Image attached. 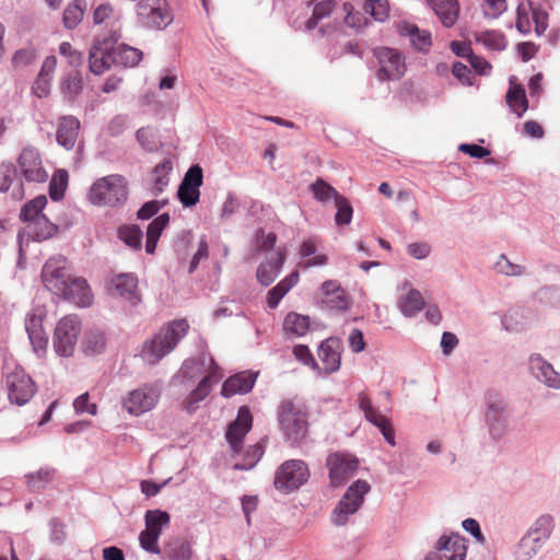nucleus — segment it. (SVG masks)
<instances>
[{"label":"nucleus","instance_id":"obj_22","mask_svg":"<svg viewBox=\"0 0 560 560\" xmlns=\"http://www.w3.org/2000/svg\"><path fill=\"white\" fill-rule=\"evenodd\" d=\"M80 127L81 124L77 117L72 115L61 116L57 124V143L68 151L72 150L75 145Z\"/></svg>","mask_w":560,"mask_h":560},{"label":"nucleus","instance_id":"obj_24","mask_svg":"<svg viewBox=\"0 0 560 560\" xmlns=\"http://www.w3.org/2000/svg\"><path fill=\"white\" fill-rule=\"evenodd\" d=\"M257 374L252 372H242L230 376L222 385L221 395L230 398L234 395H244L249 393L256 382Z\"/></svg>","mask_w":560,"mask_h":560},{"label":"nucleus","instance_id":"obj_30","mask_svg":"<svg viewBox=\"0 0 560 560\" xmlns=\"http://www.w3.org/2000/svg\"><path fill=\"white\" fill-rule=\"evenodd\" d=\"M191 545L184 538L171 539L164 547L162 560H191Z\"/></svg>","mask_w":560,"mask_h":560},{"label":"nucleus","instance_id":"obj_51","mask_svg":"<svg viewBox=\"0 0 560 560\" xmlns=\"http://www.w3.org/2000/svg\"><path fill=\"white\" fill-rule=\"evenodd\" d=\"M494 269L498 273L506 277H521L525 275V267L513 264L504 254H501L498 257V260L494 264Z\"/></svg>","mask_w":560,"mask_h":560},{"label":"nucleus","instance_id":"obj_41","mask_svg":"<svg viewBox=\"0 0 560 560\" xmlns=\"http://www.w3.org/2000/svg\"><path fill=\"white\" fill-rule=\"evenodd\" d=\"M118 238L132 249H141L143 233L137 224L121 225L117 231Z\"/></svg>","mask_w":560,"mask_h":560},{"label":"nucleus","instance_id":"obj_21","mask_svg":"<svg viewBox=\"0 0 560 560\" xmlns=\"http://www.w3.org/2000/svg\"><path fill=\"white\" fill-rule=\"evenodd\" d=\"M284 261L285 252L281 248L267 254L266 259L257 268V281L265 287L270 285L281 272Z\"/></svg>","mask_w":560,"mask_h":560},{"label":"nucleus","instance_id":"obj_16","mask_svg":"<svg viewBox=\"0 0 560 560\" xmlns=\"http://www.w3.org/2000/svg\"><path fill=\"white\" fill-rule=\"evenodd\" d=\"M466 540L459 534L442 535L424 560H465Z\"/></svg>","mask_w":560,"mask_h":560},{"label":"nucleus","instance_id":"obj_20","mask_svg":"<svg viewBox=\"0 0 560 560\" xmlns=\"http://www.w3.org/2000/svg\"><path fill=\"white\" fill-rule=\"evenodd\" d=\"M57 296L72 302L78 306L85 307L92 303V292L85 279L80 277H70L65 283V290Z\"/></svg>","mask_w":560,"mask_h":560},{"label":"nucleus","instance_id":"obj_44","mask_svg":"<svg viewBox=\"0 0 560 560\" xmlns=\"http://www.w3.org/2000/svg\"><path fill=\"white\" fill-rule=\"evenodd\" d=\"M544 545L522 537L516 545L514 560H534Z\"/></svg>","mask_w":560,"mask_h":560},{"label":"nucleus","instance_id":"obj_13","mask_svg":"<svg viewBox=\"0 0 560 560\" xmlns=\"http://www.w3.org/2000/svg\"><path fill=\"white\" fill-rule=\"evenodd\" d=\"M5 385L9 400L18 406L25 405L36 393L32 377L19 366L7 375Z\"/></svg>","mask_w":560,"mask_h":560},{"label":"nucleus","instance_id":"obj_62","mask_svg":"<svg viewBox=\"0 0 560 560\" xmlns=\"http://www.w3.org/2000/svg\"><path fill=\"white\" fill-rule=\"evenodd\" d=\"M208 256H209V245H208L206 237L202 236L199 240L198 249L194 254V256L189 262L188 273H190V275L194 273L196 271V269L198 268L200 261L202 259H207Z\"/></svg>","mask_w":560,"mask_h":560},{"label":"nucleus","instance_id":"obj_11","mask_svg":"<svg viewBox=\"0 0 560 560\" xmlns=\"http://www.w3.org/2000/svg\"><path fill=\"white\" fill-rule=\"evenodd\" d=\"M377 59L376 77L380 81L398 80L406 72L405 56L401 51L389 47H376L373 50Z\"/></svg>","mask_w":560,"mask_h":560},{"label":"nucleus","instance_id":"obj_26","mask_svg":"<svg viewBox=\"0 0 560 560\" xmlns=\"http://www.w3.org/2000/svg\"><path fill=\"white\" fill-rule=\"evenodd\" d=\"M555 529V518L550 514H541L533 521L523 537L533 539L541 545H546Z\"/></svg>","mask_w":560,"mask_h":560},{"label":"nucleus","instance_id":"obj_59","mask_svg":"<svg viewBox=\"0 0 560 560\" xmlns=\"http://www.w3.org/2000/svg\"><path fill=\"white\" fill-rule=\"evenodd\" d=\"M16 167L13 163H2L0 171V192L9 191L10 187L13 184V179L16 176Z\"/></svg>","mask_w":560,"mask_h":560},{"label":"nucleus","instance_id":"obj_31","mask_svg":"<svg viewBox=\"0 0 560 560\" xmlns=\"http://www.w3.org/2000/svg\"><path fill=\"white\" fill-rule=\"evenodd\" d=\"M170 223V214L164 212L158 215L153 221H151L147 228V242H145V252L150 255L154 254L158 245V241L165 230V228Z\"/></svg>","mask_w":560,"mask_h":560},{"label":"nucleus","instance_id":"obj_36","mask_svg":"<svg viewBox=\"0 0 560 560\" xmlns=\"http://www.w3.org/2000/svg\"><path fill=\"white\" fill-rule=\"evenodd\" d=\"M173 164L170 160H163L152 171V192L158 196L164 191L170 183V173Z\"/></svg>","mask_w":560,"mask_h":560},{"label":"nucleus","instance_id":"obj_45","mask_svg":"<svg viewBox=\"0 0 560 560\" xmlns=\"http://www.w3.org/2000/svg\"><path fill=\"white\" fill-rule=\"evenodd\" d=\"M476 42L493 51L504 50L506 39L503 33L497 31H485L476 35Z\"/></svg>","mask_w":560,"mask_h":560},{"label":"nucleus","instance_id":"obj_64","mask_svg":"<svg viewBox=\"0 0 560 560\" xmlns=\"http://www.w3.org/2000/svg\"><path fill=\"white\" fill-rule=\"evenodd\" d=\"M202 168L196 164L188 168L180 184L195 187L197 189L202 185Z\"/></svg>","mask_w":560,"mask_h":560},{"label":"nucleus","instance_id":"obj_7","mask_svg":"<svg viewBox=\"0 0 560 560\" xmlns=\"http://www.w3.org/2000/svg\"><path fill=\"white\" fill-rule=\"evenodd\" d=\"M136 15L138 25L147 30H165L174 20L166 0H139Z\"/></svg>","mask_w":560,"mask_h":560},{"label":"nucleus","instance_id":"obj_18","mask_svg":"<svg viewBox=\"0 0 560 560\" xmlns=\"http://www.w3.org/2000/svg\"><path fill=\"white\" fill-rule=\"evenodd\" d=\"M159 397L158 389L143 386L129 393L127 398L124 399V408L132 416H141L156 405Z\"/></svg>","mask_w":560,"mask_h":560},{"label":"nucleus","instance_id":"obj_58","mask_svg":"<svg viewBox=\"0 0 560 560\" xmlns=\"http://www.w3.org/2000/svg\"><path fill=\"white\" fill-rule=\"evenodd\" d=\"M55 470L51 468H40L35 474H30L27 476L28 478V486L32 490L38 491L44 488V486L51 480L54 476Z\"/></svg>","mask_w":560,"mask_h":560},{"label":"nucleus","instance_id":"obj_49","mask_svg":"<svg viewBox=\"0 0 560 560\" xmlns=\"http://www.w3.org/2000/svg\"><path fill=\"white\" fill-rule=\"evenodd\" d=\"M315 199L320 202H328L330 200H337L341 195L324 179L318 178L311 186Z\"/></svg>","mask_w":560,"mask_h":560},{"label":"nucleus","instance_id":"obj_2","mask_svg":"<svg viewBox=\"0 0 560 560\" xmlns=\"http://www.w3.org/2000/svg\"><path fill=\"white\" fill-rule=\"evenodd\" d=\"M189 325L186 319H175L162 327L151 339L143 343L141 355L149 364H156L167 355L183 339Z\"/></svg>","mask_w":560,"mask_h":560},{"label":"nucleus","instance_id":"obj_34","mask_svg":"<svg viewBox=\"0 0 560 560\" xmlns=\"http://www.w3.org/2000/svg\"><path fill=\"white\" fill-rule=\"evenodd\" d=\"M299 273L291 272L282 279L276 287L270 289L267 294V304L270 308H276L284 295L298 283Z\"/></svg>","mask_w":560,"mask_h":560},{"label":"nucleus","instance_id":"obj_28","mask_svg":"<svg viewBox=\"0 0 560 560\" xmlns=\"http://www.w3.org/2000/svg\"><path fill=\"white\" fill-rule=\"evenodd\" d=\"M112 283L117 293L130 301L132 304L139 302L138 290V278L133 273H119L115 276Z\"/></svg>","mask_w":560,"mask_h":560},{"label":"nucleus","instance_id":"obj_63","mask_svg":"<svg viewBox=\"0 0 560 560\" xmlns=\"http://www.w3.org/2000/svg\"><path fill=\"white\" fill-rule=\"evenodd\" d=\"M89 399V393H84L74 399L73 408L78 415L89 413L91 416H95L97 413L96 404H91Z\"/></svg>","mask_w":560,"mask_h":560},{"label":"nucleus","instance_id":"obj_9","mask_svg":"<svg viewBox=\"0 0 560 560\" xmlns=\"http://www.w3.org/2000/svg\"><path fill=\"white\" fill-rule=\"evenodd\" d=\"M81 331V320L77 315L62 317L56 325L52 347L59 357L69 358L73 354Z\"/></svg>","mask_w":560,"mask_h":560},{"label":"nucleus","instance_id":"obj_8","mask_svg":"<svg viewBox=\"0 0 560 560\" xmlns=\"http://www.w3.org/2000/svg\"><path fill=\"white\" fill-rule=\"evenodd\" d=\"M308 478L310 470L305 462L289 459L276 470L273 486L282 493H290L303 486Z\"/></svg>","mask_w":560,"mask_h":560},{"label":"nucleus","instance_id":"obj_1","mask_svg":"<svg viewBox=\"0 0 560 560\" xmlns=\"http://www.w3.org/2000/svg\"><path fill=\"white\" fill-rule=\"evenodd\" d=\"M209 368L207 369V357L199 359L186 360L180 369L184 377L192 380L198 374L207 371V374L199 381L197 386L188 394L184 400V409L188 413H194L199 408V402L208 397L214 384L221 380L219 366L213 358H209Z\"/></svg>","mask_w":560,"mask_h":560},{"label":"nucleus","instance_id":"obj_35","mask_svg":"<svg viewBox=\"0 0 560 560\" xmlns=\"http://www.w3.org/2000/svg\"><path fill=\"white\" fill-rule=\"evenodd\" d=\"M283 329L287 335L303 337L310 330V317L291 312L284 317Z\"/></svg>","mask_w":560,"mask_h":560},{"label":"nucleus","instance_id":"obj_5","mask_svg":"<svg viewBox=\"0 0 560 560\" xmlns=\"http://www.w3.org/2000/svg\"><path fill=\"white\" fill-rule=\"evenodd\" d=\"M120 37V26L113 24L108 34L95 38L89 52V69L92 73L100 75L113 65L116 66L113 45Z\"/></svg>","mask_w":560,"mask_h":560},{"label":"nucleus","instance_id":"obj_38","mask_svg":"<svg viewBox=\"0 0 560 560\" xmlns=\"http://www.w3.org/2000/svg\"><path fill=\"white\" fill-rule=\"evenodd\" d=\"M264 446L260 443L250 445L244 453H240L238 456H242V460H236L233 464L234 470H250L256 466V464L260 460L264 455ZM234 457H237L235 455Z\"/></svg>","mask_w":560,"mask_h":560},{"label":"nucleus","instance_id":"obj_12","mask_svg":"<svg viewBox=\"0 0 560 560\" xmlns=\"http://www.w3.org/2000/svg\"><path fill=\"white\" fill-rule=\"evenodd\" d=\"M71 277L69 262L62 255H56L46 260L42 269L44 287L57 295L65 290V283Z\"/></svg>","mask_w":560,"mask_h":560},{"label":"nucleus","instance_id":"obj_15","mask_svg":"<svg viewBox=\"0 0 560 560\" xmlns=\"http://www.w3.org/2000/svg\"><path fill=\"white\" fill-rule=\"evenodd\" d=\"M16 172L28 183H44L48 178L40 153L32 145H27L21 151L18 158Z\"/></svg>","mask_w":560,"mask_h":560},{"label":"nucleus","instance_id":"obj_14","mask_svg":"<svg viewBox=\"0 0 560 560\" xmlns=\"http://www.w3.org/2000/svg\"><path fill=\"white\" fill-rule=\"evenodd\" d=\"M326 466L331 485L339 487L354 476L359 467V460L349 453L335 452L328 455Z\"/></svg>","mask_w":560,"mask_h":560},{"label":"nucleus","instance_id":"obj_3","mask_svg":"<svg viewBox=\"0 0 560 560\" xmlns=\"http://www.w3.org/2000/svg\"><path fill=\"white\" fill-rule=\"evenodd\" d=\"M92 205L100 207L122 206L128 199L127 180L119 174H110L93 183L88 192Z\"/></svg>","mask_w":560,"mask_h":560},{"label":"nucleus","instance_id":"obj_19","mask_svg":"<svg viewBox=\"0 0 560 560\" xmlns=\"http://www.w3.org/2000/svg\"><path fill=\"white\" fill-rule=\"evenodd\" d=\"M532 375L552 389H560V373L540 353H532L528 359Z\"/></svg>","mask_w":560,"mask_h":560},{"label":"nucleus","instance_id":"obj_23","mask_svg":"<svg viewBox=\"0 0 560 560\" xmlns=\"http://www.w3.org/2000/svg\"><path fill=\"white\" fill-rule=\"evenodd\" d=\"M318 358L324 365L325 374H331L340 369V341L338 338H327L318 347Z\"/></svg>","mask_w":560,"mask_h":560},{"label":"nucleus","instance_id":"obj_33","mask_svg":"<svg viewBox=\"0 0 560 560\" xmlns=\"http://www.w3.org/2000/svg\"><path fill=\"white\" fill-rule=\"evenodd\" d=\"M116 66L136 67L143 58V52L126 44L113 45Z\"/></svg>","mask_w":560,"mask_h":560},{"label":"nucleus","instance_id":"obj_47","mask_svg":"<svg viewBox=\"0 0 560 560\" xmlns=\"http://www.w3.org/2000/svg\"><path fill=\"white\" fill-rule=\"evenodd\" d=\"M68 185V173L65 170H57L49 183V197L54 201H59L63 198Z\"/></svg>","mask_w":560,"mask_h":560},{"label":"nucleus","instance_id":"obj_52","mask_svg":"<svg viewBox=\"0 0 560 560\" xmlns=\"http://www.w3.org/2000/svg\"><path fill=\"white\" fill-rule=\"evenodd\" d=\"M37 58V50L34 46H26L18 49L11 59L12 67L15 69L25 68L32 65Z\"/></svg>","mask_w":560,"mask_h":560},{"label":"nucleus","instance_id":"obj_57","mask_svg":"<svg viewBox=\"0 0 560 560\" xmlns=\"http://www.w3.org/2000/svg\"><path fill=\"white\" fill-rule=\"evenodd\" d=\"M160 535L158 533H151L147 529L142 530L139 535L140 547L153 555H161L162 550L158 545Z\"/></svg>","mask_w":560,"mask_h":560},{"label":"nucleus","instance_id":"obj_42","mask_svg":"<svg viewBox=\"0 0 560 560\" xmlns=\"http://www.w3.org/2000/svg\"><path fill=\"white\" fill-rule=\"evenodd\" d=\"M60 89L68 101H73L83 90L80 72L74 70L66 74L61 81Z\"/></svg>","mask_w":560,"mask_h":560},{"label":"nucleus","instance_id":"obj_43","mask_svg":"<svg viewBox=\"0 0 560 560\" xmlns=\"http://www.w3.org/2000/svg\"><path fill=\"white\" fill-rule=\"evenodd\" d=\"M170 514L162 510H148L144 514L145 529L151 533L162 534L163 527L170 524Z\"/></svg>","mask_w":560,"mask_h":560},{"label":"nucleus","instance_id":"obj_10","mask_svg":"<svg viewBox=\"0 0 560 560\" xmlns=\"http://www.w3.org/2000/svg\"><path fill=\"white\" fill-rule=\"evenodd\" d=\"M509 420L510 413L504 399L495 394L488 395L485 421L492 440L500 441L506 435Z\"/></svg>","mask_w":560,"mask_h":560},{"label":"nucleus","instance_id":"obj_25","mask_svg":"<svg viewBox=\"0 0 560 560\" xmlns=\"http://www.w3.org/2000/svg\"><path fill=\"white\" fill-rule=\"evenodd\" d=\"M397 31L400 36L407 37L411 46L419 51H427L432 45L431 33L420 30L416 24L409 22H399Z\"/></svg>","mask_w":560,"mask_h":560},{"label":"nucleus","instance_id":"obj_6","mask_svg":"<svg viewBox=\"0 0 560 560\" xmlns=\"http://www.w3.org/2000/svg\"><path fill=\"white\" fill-rule=\"evenodd\" d=\"M368 481L358 479L351 483L331 512L330 521L336 526H343L349 517L354 515L364 502V497L370 492Z\"/></svg>","mask_w":560,"mask_h":560},{"label":"nucleus","instance_id":"obj_40","mask_svg":"<svg viewBox=\"0 0 560 560\" xmlns=\"http://www.w3.org/2000/svg\"><path fill=\"white\" fill-rule=\"evenodd\" d=\"M30 234L34 241L42 242L52 237L58 232V226L51 223L46 215L44 218H39L38 221L27 225Z\"/></svg>","mask_w":560,"mask_h":560},{"label":"nucleus","instance_id":"obj_32","mask_svg":"<svg viewBox=\"0 0 560 560\" xmlns=\"http://www.w3.org/2000/svg\"><path fill=\"white\" fill-rule=\"evenodd\" d=\"M505 98L509 107L517 117H522L528 108L525 89L521 84L513 83L512 79Z\"/></svg>","mask_w":560,"mask_h":560},{"label":"nucleus","instance_id":"obj_54","mask_svg":"<svg viewBox=\"0 0 560 560\" xmlns=\"http://www.w3.org/2000/svg\"><path fill=\"white\" fill-rule=\"evenodd\" d=\"M294 358L301 362L302 364L311 368L318 375L322 374L323 370L319 368L317 361L314 355L310 351L308 347L305 345H296L293 347Z\"/></svg>","mask_w":560,"mask_h":560},{"label":"nucleus","instance_id":"obj_37","mask_svg":"<svg viewBox=\"0 0 560 560\" xmlns=\"http://www.w3.org/2000/svg\"><path fill=\"white\" fill-rule=\"evenodd\" d=\"M47 205V198L44 195H39L35 197L34 199L26 202L21 211H20V219L24 223H27V225L35 220L38 221L39 218H44L45 214L43 213V210L45 209Z\"/></svg>","mask_w":560,"mask_h":560},{"label":"nucleus","instance_id":"obj_53","mask_svg":"<svg viewBox=\"0 0 560 560\" xmlns=\"http://www.w3.org/2000/svg\"><path fill=\"white\" fill-rule=\"evenodd\" d=\"M364 11L375 21L384 22L389 15V4L387 0H366Z\"/></svg>","mask_w":560,"mask_h":560},{"label":"nucleus","instance_id":"obj_17","mask_svg":"<svg viewBox=\"0 0 560 560\" xmlns=\"http://www.w3.org/2000/svg\"><path fill=\"white\" fill-rule=\"evenodd\" d=\"M253 427V416L247 406H242L237 410L236 419L231 422L225 432L226 442L232 451V456L241 453L242 444Z\"/></svg>","mask_w":560,"mask_h":560},{"label":"nucleus","instance_id":"obj_55","mask_svg":"<svg viewBox=\"0 0 560 560\" xmlns=\"http://www.w3.org/2000/svg\"><path fill=\"white\" fill-rule=\"evenodd\" d=\"M337 212L335 215L336 224H349L352 219L353 209L347 198L340 196L336 201Z\"/></svg>","mask_w":560,"mask_h":560},{"label":"nucleus","instance_id":"obj_61","mask_svg":"<svg viewBox=\"0 0 560 560\" xmlns=\"http://www.w3.org/2000/svg\"><path fill=\"white\" fill-rule=\"evenodd\" d=\"M59 54L68 58L69 65L74 68H78L83 63L82 52L73 49L72 45L69 42H62L59 45Z\"/></svg>","mask_w":560,"mask_h":560},{"label":"nucleus","instance_id":"obj_48","mask_svg":"<svg viewBox=\"0 0 560 560\" xmlns=\"http://www.w3.org/2000/svg\"><path fill=\"white\" fill-rule=\"evenodd\" d=\"M136 139L141 148L147 152H155L161 145L155 130L150 127H142L138 129L136 132Z\"/></svg>","mask_w":560,"mask_h":560},{"label":"nucleus","instance_id":"obj_4","mask_svg":"<svg viewBox=\"0 0 560 560\" xmlns=\"http://www.w3.org/2000/svg\"><path fill=\"white\" fill-rule=\"evenodd\" d=\"M280 430L292 445L301 442L307 433V413L302 405L283 400L277 410Z\"/></svg>","mask_w":560,"mask_h":560},{"label":"nucleus","instance_id":"obj_39","mask_svg":"<svg viewBox=\"0 0 560 560\" xmlns=\"http://www.w3.org/2000/svg\"><path fill=\"white\" fill-rule=\"evenodd\" d=\"M423 306H424V300H423L421 293L416 289L409 290L407 295L402 296L398 301V307H399L400 312L404 314V316H406V317L415 316L417 313H419L423 308Z\"/></svg>","mask_w":560,"mask_h":560},{"label":"nucleus","instance_id":"obj_46","mask_svg":"<svg viewBox=\"0 0 560 560\" xmlns=\"http://www.w3.org/2000/svg\"><path fill=\"white\" fill-rule=\"evenodd\" d=\"M335 8L334 0H323L315 4L312 16L305 22V28L312 31L318 23L329 16Z\"/></svg>","mask_w":560,"mask_h":560},{"label":"nucleus","instance_id":"obj_29","mask_svg":"<svg viewBox=\"0 0 560 560\" xmlns=\"http://www.w3.org/2000/svg\"><path fill=\"white\" fill-rule=\"evenodd\" d=\"M106 347V337L100 328H89L85 330L81 348L86 355H96L102 353Z\"/></svg>","mask_w":560,"mask_h":560},{"label":"nucleus","instance_id":"obj_50","mask_svg":"<svg viewBox=\"0 0 560 560\" xmlns=\"http://www.w3.org/2000/svg\"><path fill=\"white\" fill-rule=\"evenodd\" d=\"M83 15L84 11L82 8V2L80 0H74L63 11L65 27L68 30L75 28L78 24L82 21Z\"/></svg>","mask_w":560,"mask_h":560},{"label":"nucleus","instance_id":"obj_27","mask_svg":"<svg viewBox=\"0 0 560 560\" xmlns=\"http://www.w3.org/2000/svg\"><path fill=\"white\" fill-rule=\"evenodd\" d=\"M443 26L452 27L459 14L458 0H427Z\"/></svg>","mask_w":560,"mask_h":560},{"label":"nucleus","instance_id":"obj_60","mask_svg":"<svg viewBox=\"0 0 560 560\" xmlns=\"http://www.w3.org/2000/svg\"><path fill=\"white\" fill-rule=\"evenodd\" d=\"M506 8V0H485L482 12L488 19H498Z\"/></svg>","mask_w":560,"mask_h":560},{"label":"nucleus","instance_id":"obj_56","mask_svg":"<svg viewBox=\"0 0 560 560\" xmlns=\"http://www.w3.org/2000/svg\"><path fill=\"white\" fill-rule=\"evenodd\" d=\"M177 197L184 207L190 208L199 201L200 190L191 186L179 184Z\"/></svg>","mask_w":560,"mask_h":560}]
</instances>
